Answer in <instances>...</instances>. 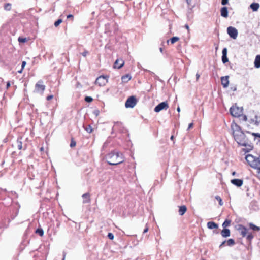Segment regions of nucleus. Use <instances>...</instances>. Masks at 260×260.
Returning a JSON list of instances; mask_svg holds the SVG:
<instances>
[{
    "mask_svg": "<svg viewBox=\"0 0 260 260\" xmlns=\"http://www.w3.org/2000/svg\"><path fill=\"white\" fill-rule=\"evenodd\" d=\"M107 162L110 165H117L124 161L123 154L117 151L111 152L105 156Z\"/></svg>",
    "mask_w": 260,
    "mask_h": 260,
    "instance_id": "nucleus-1",
    "label": "nucleus"
},
{
    "mask_svg": "<svg viewBox=\"0 0 260 260\" xmlns=\"http://www.w3.org/2000/svg\"><path fill=\"white\" fill-rule=\"evenodd\" d=\"M248 165L252 168H258L260 166V159L259 158L254 156L251 154H248L245 157Z\"/></svg>",
    "mask_w": 260,
    "mask_h": 260,
    "instance_id": "nucleus-2",
    "label": "nucleus"
},
{
    "mask_svg": "<svg viewBox=\"0 0 260 260\" xmlns=\"http://www.w3.org/2000/svg\"><path fill=\"white\" fill-rule=\"evenodd\" d=\"M235 141L240 145H245V142L248 140L246 136L242 132L234 136Z\"/></svg>",
    "mask_w": 260,
    "mask_h": 260,
    "instance_id": "nucleus-3",
    "label": "nucleus"
},
{
    "mask_svg": "<svg viewBox=\"0 0 260 260\" xmlns=\"http://www.w3.org/2000/svg\"><path fill=\"white\" fill-rule=\"evenodd\" d=\"M230 112L233 116L238 117L242 114L243 108L238 107L236 105H235L230 108Z\"/></svg>",
    "mask_w": 260,
    "mask_h": 260,
    "instance_id": "nucleus-4",
    "label": "nucleus"
},
{
    "mask_svg": "<svg viewBox=\"0 0 260 260\" xmlns=\"http://www.w3.org/2000/svg\"><path fill=\"white\" fill-rule=\"evenodd\" d=\"M108 79L107 76L102 75L96 78L95 83L100 86H103L108 82Z\"/></svg>",
    "mask_w": 260,
    "mask_h": 260,
    "instance_id": "nucleus-5",
    "label": "nucleus"
},
{
    "mask_svg": "<svg viewBox=\"0 0 260 260\" xmlns=\"http://www.w3.org/2000/svg\"><path fill=\"white\" fill-rule=\"evenodd\" d=\"M43 83V81L40 80L36 84L35 89V91L36 92L39 93L41 94L43 93L46 86Z\"/></svg>",
    "mask_w": 260,
    "mask_h": 260,
    "instance_id": "nucleus-6",
    "label": "nucleus"
},
{
    "mask_svg": "<svg viewBox=\"0 0 260 260\" xmlns=\"http://www.w3.org/2000/svg\"><path fill=\"white\" fill-rule=\"evenodd\" d=\"M169 108V105L167 101L162 102L160 103H159L158 105H157L155 108H154V111L155 112H159L161 110H167Z\"/></svg>",
    "mask_w": 260,
    "mask_h": 260,
    "instance_id": "nucleus-7",
    "label": "nucleus"
},
{
    "mask_svg": "<svg viewBox=\"0 0 260 260\" xmlns=\"http://www.w3.org/2000/svg\"><path fill=\"white\" fill-rule=\"evenodd\" d=\"M137 103V100L135 96H131L127 99L125 103L126 108H133Z\"/></svg>",
    "mask_w": 260,
    "mask_h": 260,
    "instance_id": "nucleus-8",
    "label": "nucleus"
},
{
    "mask_svg": "<svg viewBox=\"0 0 260 260\" xmlns=\"http://www.w3.org/2000/svg\"><path fill=\"white\" fill-rule=\"evenodd\" d=\"M227 32L230 37L233 39H236L238 36V31L237 30L232 27V26H229L227 29Z\"/></svg>",
    "mask_w": 260,
    "mask_h": 260,
    "instance_id": "nucleus-9",
    "label": "nucleus"
},
{
    "mask_svg": "<svg viewBox=\"0 0 260 260\" xmlns=\"http://www.w3.org/2000/svg\"><path fill=\"white\" fill-rule=\"evenodd\" d=\"M231 128L233 131V136L242 132L241 127L236 123H234L231 125Z\"/></svg>",
    "mask_w": 260,
    "mask_h": 260,
    "instance_id": "nucleus-10",
    "label": "nucleus"
},
{
    "mask_svg": "<svg viewBox=\"0 0 260 260\" xmlns=\"http://www.w3.org/2000/svg\"><path fill=\"white\" fill-rule=\"evenodd\" d=\"M229 76H225L222 77L221 78V84L222 85L224 88H226L229 86Z\"/></svg>",
    "mask_w": 260,
    "mask_h": 260,
    "instance_id": "nucleus-11",
    "label": "nucleus"
},
{
    "mask_svg": "<svg viewBox=\"0 0 260 260\" xmlns=\"http://www.w3.org/2000/svg\"><path fill=\"white\" fill-rule=\"evenodd\" d=\"M124 64V61L122 59H118L115 61L114 64V68L117 69H120L123 66Z\"/></svg>",
    "mask_w": 260,
    "mask_h": 260,
    "instance_id": "nucleus-12",
    "label": "nucleus"
},
{
    "mask_svg": "<svg viewBox=\"0 0 260 260\" xmlns=\"http://www.w3.org/2000/svg\"><path fill=\"white\" fill-rule=\"evenodd\" d=\"M231 182L237 187H240L243 185V181L240 179H234L231 180Z\"/></svg>",
    "mask_w": 260,
    "mask_h": 260,
    "instance_id": "nucleus-13",
    "label": "nucleus"
},
{
    "mask_svg": "<svg viewBox=\"0 0 260 260\" xmlns=\"http://www.w3.org/2000/svg\"><path fill=\"white\" fill-rule=\"evenodd\" d=\"M238 230L240 232L241 235L242 237H244L246 236L248 232V230L245 226L240 225Z\"/></svg>",
    "mask_w": 260,
    "mask_h": 260,
    "instance_id": "nucleus-14",
    "label": "nucleus"
},
{
    "mask_svg": "<svg viewBox=\"0 0 260 260\" xmlns=\"http://www.w3.org/2000/svg\"><path fill=\"white\" fill-rule=\"evenodd\" d=\"M242 146L246 147L245 149H244V151H245L246 152L250 151L253 149V146L248 140L245 142V145Z\"/></svg>",
    "mask_w": 260,
    "mask_h": 260,
    "instance_id": "nucleus-15",
    "label": "nucleus"
},
{
    "mask_svg": "<svg viewBox=\"0 0 260 260\" xmlns=\"http://www.w3.org/2000/svg\"><path fill=\"white\" fill-rule=\"evenodd\" d=\"M207 227L209 229H217L218 225L214 222L209 221L207 223Z\"/></svg>",
    "mask_w": 260,
    "mask_h": 260,
    "instance_id": "nucleus-16",
    "label": "nucleus"
},
{
    "mask_svg": "<svg viewBox=\"0 0 260 260\" xmlns=\"http://www.w3.org/2000/svg\"><path fill=\"white\" fill-rule=\"evenodd\" d=\"M221 16L226 18L228 16V8L226 7H223L221 9Z\"/></svg>",
    "mask_w": 260,
    "mask_h": 260,
    "instance_id": "nucleus-17",
    "label": "nucleus"
},
{
    "mask_svg": "<svg viewBox=\"0 0 260 260\" xmlns=\"http://www.w3.org/2000/svg\"><path fill=\"white\" fill-rule=\"evenodd\" d=\"M83 203L84 204L88 203L90 202V195L88 193H84L82 195Z\"/></svg>",
    "mask_w": 260,
    "mask_h": 260,
    "instance_id": "nucleus-18",
    "label": "nucleus"
},
{
    "mask_svg": "<svg viewBox=\"0 0 260 260\" xmlns=\"http://www.w3.org/2000/svg\"><path fill=\"white\" fill-rule=\"evenodd\" d=\"M22 139V138H18L15 143V146L19 150H21L23 148Z\"/></svg>",
    "mask_w": 260,
    "mask_h": 260,
    "instance_id": "nucleus-19",
    "label": "nucleus"
},
{
    "mask_svg": "<svg viewBox=\"0 0 260 260\" xmlns=\"http://www.w3.org/2000/svg\"><path fill=\"white\" fill-rule=\"evenodd\" d=\"M221 234L223 237H228L230 236V231L228 229H223L221 232Z\"/></svg>",
    "mask_w": 260,
    "mask_h": 260,
    "instance_id": "nucleus-20",
    "label": "nucleus"
},
{
    "mask_svg": "<svg viewBox=\"0 0 260 260\" xmlns=\"http://www.w3.org/2000/svg\"><path fill=\"white\" fill-rule=\"evenodd\" d=\"M132 78L131 76L129 74L125 75L121 77L122 82L123 83L128 82Z\"/></svg>",
    "mask_w": 260,
    "mask_h": 260,
    "instance_id": "nucleus-21",
    "label": "nucleus"
},
{
    "mask_svg": "<svg viewBox=\"0 0 260 260\" xmlns=\"http://www.w3.org/2000/svg\"><path fill=\"white\" fill-rule=\"evenodd\" d=\"M250 8L253 10V11H257L259 8V5L257 3H252L250 5Z\"/></svg>",
    "mask_w": 260,
    "mask_h": 260,
    "instance_id": "nucleus-22",
    "label": "nucleus"
},
{
    "mask_svg": "<svg viewBox=\"0 0 260 260\" xmlns=\"http://www.w3.org/2000/svg\"><path fill=\"white\" fill-rule=\"evenodd\" d=\"M187 210L186 207L185 205H182L179 207V214L180 215H183Z\"/></svg>",
    "mask_w": 260,
    "mask_h": 260,
    "instance_id": "nucleus-23",
    "label": "nucleus"
},
{
    "mask_svg": "<svg viewBox=\"0 0 260 260\" xmlns=\"http://www.w3.org/2000/svg\"><path fill=\"white\" fill-rule=\"evenodd\" d=\"M254 63V67L256 68H259L260 67V55H258L256 56Z\"/></svg>",
    "mask_w": 260,
    "mask_h": 260,
    "instance_id": "nucleus-24",
    "label": "nucleus"
},
{
    "mask_svg": "<svg viewBox=\"0 0 260 260\" xmlns=\"http://www.w3.org/2000/svg\"><path fill=\"white\" fill-rule=\"evenodd\" d=\"M249 225L250 229L253 230L254 231H259L260 230V228L259 226L254 225L252 223H250Z\"/></svg>",
    "mask_w": 260,
    "mask_h": 260,
    "instance_id": "nucleus-25",
    "label": "nucleus"
},
{
    "mask_svg": "<svg viewBox=\"0 0 260 260\" xmlns=\"http://www.w3.org/2000/svg\"><path fill=\"white\" fill-rule=\"evenodd\" d=\"M231 222V221L230 220H225L222 225L223 228L224 229H226V227L229 226L230 225Z\"/></svg>",
    "mask_w": 260,
    "mask_h": 260,
    "instance_id": "nucleus-26",
    "label": "nucleus"
},
{
    "mask_svg": "<svg viewBox=\"0 0 260 260\" xmlns=\"http://www.w3.org/2000/svg\"><path fill=\"white\" fill-rule=\"evenodd\" d=\"M226 242L227 245L229 246H232L235 244V241L233 239H229Z\"/></svg>",
    "mask_w": 260,
    "mask_h": 260,
    "instance_id": "nucleus-27",
    "label": "nucleus"
},
{
    "mask_svg": "<svg viewBox=\"0 0 260 260\" xmlns=\"http://www.w3.org/2000/svg\"><path fill=\"white\" fill-rule=\"evenodd\" d=\"M179 40L178 37H173L170 39V41L172 44H174Z\"/></svg>",
    "mask_w": 260,
    "mask_h": 260,
    "instance_id": "nucleus-28",
    "label": "nucleus"
},
{
    "mask_svg": "<svg viewBox=\"0 0 260 260\" xmlns=\"http://www.w3.org/2000/svg\"><path fill=\"white\" fill-rule=\"evenodd\" d=\"M4 9L7 11L10 10L11 9V4L10 3H7L5 4Z\"/></svg>",
    "mask_w": 260,
    "mask_h": 260,
    "instance_id": "nucleus-29",
    "label": "nucleus"
},
{
    "mask_svg": "<svg viewBox=\"0 0 260 260\" xmlns=\"http://www.w3.org/2000/svg\"><path fill=\"white\" fill-rule=\"evenodd\" d=\"M215 199L218 201L219 204L220 206L223 205V203L222 199L220 198V197H219V196H216L215 197Z\"/></svg>",
    "mask_w": 260,
    "mask_h": 260,
    "instance_id": "nucleus-30",
    "label": "nucleus"
},
{
    "mask_svg": "<svg viewBox=\"0 0 260 260\" xmlns=\"http://www.w3.org/2000/svg\"><path fill=\"white\" fill-rule=\"evenodd\" d=\"M222 61L223 63H225L229 61L227 55L222 56Z\"/></svg>",
    "mask_w": 260,
    "mask_h": 260,
    "instance_id": "nucleus-31",
    "label": "nucleus"
},
{
    "mask_svg": "<svg viewBox=\"0 0 260 260\" xmlns=\"http://www.w3.org/2000/svg\"><path fill=\"white\" fill-rule=\"evenodd\" d=\"M62 22V19H59L57 21H56L54 23V26L55 27H57L59 25V24Z\"/></svg>",
    "mask_w": 260,
    "mask_h": 260,
    "instance_id": "nucleus-32",
    "label": "nucleus"
},
{
    "mask_svg": "<svg viewBox=\"0 0 260 260\" xmlns=\"http://www.w3.org/2000/svg\"><path fill=\"white\" fill-rule=\"evenodd\" d=\"M254 169H256V176L260 180V166H259L258 168H254Z\"/></svg>",
    "mask_w": 260,
    "mask_h": 260,
    "instance_id": "nucleus-33",
    "label": "nucleus"
},
{
    "mask_svg": "<svg viewBox=\"0 0 260 260\" xmlns=\"http://www.w3.org/2000/svg\"><path fill=\"white\" fill-rule=\"evenodd\" d=\"M36 233L39 234L41 236H42L44 234V231L42 229H37Z\"/></svg>",
    "mask_w": 260,
    "mask_h": 260,
    "instance_id": "nucleus-34",
    "label": "nucleus"
},
{
    "mask_svg": "<svg viewBox=\"0 0 260 260\" xmlns=\"http://www.w3.org/2000/svg\"><path fill=\"white\" fill-rule=\"evenodd\" d=\"M85 129L89 133H91L92 132V127L90 125H88Z\"/></svg>",
    "mask_w": 260,
    "mask_h": 260,
    "instance_id": "nucleus-35",
    "label": "nucleus"
},
{
    "mask_svg": "<svg viewBox=\"0 0 260 260\" xmlns=\"http://www.w3.org/2000/svg\"><path fill=\"white\" fill-rule=\"evenodd\" d=\"M18 41L20 43H25L27 41V39L26 38H21L19 37L18 38Z\"/></svg>",
    "mask_w": 260,
    "mask_h": 260,
    "instance_id": "nucleus-36",
    "label": "nucleus"
},
{
    "mask_svg": "<svg viewBox=\"0 0 260 260\" xmlns=\"http://www.w3.org/2000/svg\"><path fill=\"white\" fill-rule=\"evenodd\" d=\"M85 101L88 103L91 102L93 101V98L91 96H86Z\"/></svg>",
    "mask_w": 260,
    "mask_h": 260,
    "instance_id": "nucleus-37",
    "label": "nucleus"
},
{
    "mask_svg": "<svg viewBox=\"0 0 260 260\" xmlns=\"http://www.w3.org/2000/svg\"><path fill=\"white\" fill-rule=\"evenodd\" d=\"M254 236L252 234H249L247 235V239L249 241H251L253 238Z\"/></svg>",
    "mask_w": 260,
    "mask_h": 260,
    "instance_id": "nucleus-38",
    "label": "nucleus"
},
{
    "mask_svg": "<svg viewBox=\"0 0 260 260\" xmlns=\"http://www.w3.org/2000/svg\"><path fill=\"white\" fill-rule=\"evenodd\" d=\"M76 143L75 141H74L73 139L72 140L71 143H70V147H73L76 146Z\"/></svg>",
    "mask_w": 260,
    "mask_h": 260,
    "instance_id": "nucleus-39",
    "label": "nucleus"
},
{
    "mask_svg": "<svg viewBox=\"0 0 260 260\" xmlns=\"http://www.w3.org/2000/svg\"><path fill=\"white\" fill-rule=\"evenodd\" d=\"M108 237L110 239V240H113L114 239V235L112 233H109L108 234Z\"/></svg>",
    "mask_w": 260,
    "mask_h": 260,
    "instance_id": "nucleus-40",
    "label": "nucleus"
},
{
    "mask_svg": "<svg viewBox=\"0 0 260 260\" xmlns=\"http://www.w3.org/2000/svg\"><path fill=\"white\" fill-rule=\"evenodd\" d=\"M222 56L227 55V49L226 48H224L222 50Z\"/></svg>",
    "mask_w": 260,
    "mask_h": 260,
    "instance_id": "nucleus-41",
    "label": "nucleus"
},
{
    "mask_svg": "<svg viewBox=\"0 0 260 260\" xmlns=\"http://www.w3.org/2000/svg\"><path fill=\"white\" fill-rule=\"evenodd\" d=\"M122 125V123L120 122H115L114 126H120Z\"/></svg>",
    "mask_w": 260,
    "mask_h": 260,
    "instance_id": "nucleus-42",
    "label": "nucleus"
},
{
    "mask_svg": "<svg viewBox=\"0 0 260 260\" xmlns=\"http://www.w3.org/2000/svg\"><path fill=\"white\" fill-rule=\"evenodd\" d=\"M228 3V0H222L221 1V4L222 5H225Z\"/></svg>",
    "mask_w": 260,
    "mask_h": 260,
    "instance_id": "nucleus-43",
    "label": "nucleus"
},
{
    "mask_svg": "<svg viewBox=\"0 0 260 260\" xmlns=\"http://www.w3.org/2000/svg\"><path fill=\"white\" fill-rule=\"evenodd\" d=\"M88 54V52L87 51H84L82 53V55L84 57H86V55Z\"/></svg>",
    "mask_w": 260,
    "mask_h": 260,
    "instance_id": "nucleus-44",
    "label": "nucleus"
},
{
    "mask_svg": "<svg viewBox=\"0 0 260 260\" xmlns=\"http://www.w3.org/2000/svg\"><path fill=\"white\" fill-rule=\"evenodd\" d=\"M231 89L232 91H236V90H237V87H236V86H235H235H231Z\"/></svg>",
    "mask_w": 260,
    "mask_h": 260,
    "instance_id": "nucleus-45",
    "label": "nucleus"
},
{
    "mask_svg": "<svg viewBox=\"0 0 260 260\" xmlns=\"http://www.w3.org/2000/svg\"><path fill=\"white\" fill-rule=\"evenodd\" d=\"M73 18H74V16L72 14H69V15H67L68 19L71 18V19H72V20H73Z\"/></svg>",
    "mask_w": 260,
    "mask_h": 260,
    "instance_id": "nucleus-46",
    "label": "nucleus"
},
{
    "mask_svg": "<svg viewBox=\"0 0 260 260\" xmlns=\"http://www.w3.org/2000/svg\"><path fill=\"white\" fill-rule=\"evenodd\" d=\"M26 64V61H22V66H21V68L24 69V68L25 67Z\"/></svg>",
    "mask_w": 260,
    "mask_h": 260,
    "instance_id": "nucleus-47",
    "label": "nucleus"
},
{
    "mask_svg": "<svg viewBox=\"0 0 260 260\" xmlns=\"http://www.w3.org/2000/svg\"><path fill=\"white\" fill-rule=\"evenodd\" d=\"M53 98V96L52 95H50L48 96L46 98L47 100L49 101L51 99H52Z\"/></svg>",
    "mask_w": 260,
    "mask_h": 260,
    "instance_id": "nucleus-48",
    "label": "nucleus"
},
{
    "mask_svg": "<svg viewBox=\"0 0 260 260\" xmlns=\"http://www.w3.org/2000/svg\"><path fill=\"white\" fill-rule=\"evenodd\" d=\"M193 123H191L189 124L188 125V128H187V130H189L190 129V128H191L192 127H193Z\"/></svg>",
    "mask_w": 260,
    "mask_h": 260,
    "instance_id": "nucleus-49",
    "label": "nucleus"
},
{
    "mask_svg": "<svg viewBox=\"0 0 260 260\" xmlns=\"http://www.w3.org/2000/svg\"><path fill=\"white\" fill-rule=\"evenodd\" d=\"M252 135L260 138V134L259 133H252Z\"/></svg>",
    "mask_w": 260,
    "mask_h": 260,
    "instance_id": "nucleus-50",
    "label": "nucleus"
},
{
    "mask_svg": "<svg viewBox=\"0 0 260 260\" xmlns=\"http://www.w3.org/2000/svg\"><path fill=\"white\" fill-rule=\"evenodd\" d=\"M196 81H198L200 77V75L199 74L197 73L196 75Z\"/></svg>",
    "mask_w": 260,
    "mask_h": 260,
    "instance_id": "nucleus-51",
    "label": "nucleus"
},
{
    "mask_svg": "<svg viewBox=\"0 0 260 260\" xmlns=\"http://www.w3.org/2000/svg\"><path fill=\"white\" fill-rule=\"evenodd\" d=\"M226 242V241H223V242L221 243V244L220 245L219 247H222L224 245V244H225Z\"/></svg>",
    "mask_w": 260,
    "mask_h": 260,
    "instance_id": "nucleus-52",
    "label": "nucleus"
},
{
    "mask_svg": "<svg viewBox=\"0 0 260 260\" xmlns=\"http://www.w3.org/2000/svg\"><path fill=\"white\" fill-rule=\"evenodd\" d=\"M243 119L244 121H246L247 120V117L246 115L243 116Z\"/></svg>",
    "mask_w": 260,
    "mask_h": 260,
    "instance_id": "nucleus-53",
    "label": "nucleus"
},
{
    "mask_svg": "<svg viewBox=\"0 0 260 260\" xmlns=\"http://www.w3.org/2000/svg\"><path fill=\"white\" fill-rule=\"evenodd\" d=\"M148 231V228L146 227L143 231V233H145L146 232H147V231Z\"/></svg>",
    "mask_w": 260,
    "mask_h": 260,
    "instance_id": "nucleus-54",
    "label": "nucleus"
},
{
    "mask_svg": "<svg viewBox=\"0 0 260 260\" xmlns=\"http://www.w3.org/2000/svg\"><path fill=\"white\" fill-rule=\"evenodd\" d=\"M10 86V82H8L7 83V85H6L7 88H8Z\"/></svg>",
    "mask_w": 260,
    "mask_h": 260,
    "instance_id": "nucleus-55",
    "label": "nucleus"
},
{
    "mask_svg": "<svg viewBox=\"0 0 260 260\" xmlns=\"http://www.w3.org/2000/svg\"><path fill=\"white\" fill-rule=\"evenodd\" d=\"M23 69L21 68L20 70L18 71V73H19V74L22 73V72L23 71Z\"/></svg>",
    "mask_w": 260,
    "mask_h": 260,
    "instance_id": "nucleus-56",
    "label": "nucleus"
},
{
    "mask_svg": "<svg viewBox=\"0 0 260 260\" xmlns=\"http://www.w3.org/2000/svg\"><path fill=\"white\" fill-rule=\"evenodd\" d=\"M185 27L187 30H189V26L188 25H185Z\"/></svg>",
    "mask_w": 260,
    "mask_h": 260,
    "instance_id": "nucleus-57",
    "label": "nucleus"
},
{
    "mask_svg": "<svg viewBox=\"0 0 260 260\" xmlns=\"http://www.w3.org/2000/svg\"><path fill=\"white\" fill-rule=\"evenodd\" d=\"M159 51H160V52L162 53L163 52V48L160 47L159 48Z\"/></svg>",
    "mask_w": 260,
    "mask_h": 260,
    "instance_id": "nucleus-58",
    "label": "nucleus"
},
{
    "mask_svg": "<svg viewBox=\"0 0 260 260\" xmlns=\"http://www.w3.org/2000/svg\"><path fill=\"white\" fill-rule=\"evenodd\" d=\"M94 113H95V114L96 116H98V114H99V111H95V112H94Z\"/></svg>",
    "mask_w": 260,
    "mask_h": 260,
    "instance_id": "nucleus-59",
    "label": "nucleus"
},
{
    "mask_svg": "<svg viewBox=\"0 0 260 260\" xmlns=\"http://www.w3.org/2000/svg\"><path fill=\"white\" fill-rule=\"evenodd\" d=\"M177 110L178 112H180V108L179 107L177 108Z\"/></svg>",
    "mask_w": 260,
    "mask_h": 260,
    "instance_id": "nucleus-60",
    "label": "nucleus"
},
{
    "mask_svg": "<svg viewBox=\"0 0 260 260\" xmlns=\"http://www.w3.org/2000/svg\"><path fill=\"white\" fill-rule=\"evenodd\" d=\"M236 175V172H233L232 173V175L234 176V175Z\"/></svg>",
    "mask_w": 260,
    "mask_h": 260,
    "instance_id": "nucleus-61",
    "label": "nucleus"
},
{
    "mask_svg": "<svg viewBox=\"0 0 260 260\" xmlns=\"http://www.w3.org/2000/svg\"><path fill=\"white\" fill-rule=\"evenodd\" d=\"M173 138H174L173 136H172L171 137V140H173Z\"/></svg>",
    "mask_w": 260,
    "mask_h": 260,
    "instance_id": "nucleus-62",
    "label": "nucleus"
},
{
    "mask_svg": "<svg viewBox=\"0 0 260 260\" xmlns=\"http://www.w3.org/2000/svg\"><path fill=\"white\" fill-rule=\"evenodd\" d=\"M202 260H205V259H203Z\"/></svg>",
    "mask_w": 260,
    "mask_h": 260,
    "instance_id": "nucleus-63",
    "label": "nucleus"
}]
</instances>
